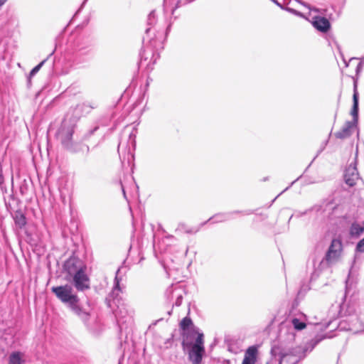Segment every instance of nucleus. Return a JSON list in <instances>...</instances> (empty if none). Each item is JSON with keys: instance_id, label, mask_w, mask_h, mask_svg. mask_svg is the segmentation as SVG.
<instances>
[{"instance_id": "f257e3e1", "label": "nucleus", "mask_w": 364, "mask_h": 364, "mask_svg": "<svg viewBox=\"0 0 364 364\" xmlns=\"http://www.w3.org/2000/svg\"><path fill=\"white\" fill-rule=\"evenodd\" d=\"M94 55V39L90 34H82L70 43L66 56L53 58L49 75H66L74 65L90 60Z\"/></svg>"}, {"instance_id": "f03ea898", "label": "nucleus", "mask_w": 364, "mask_h": 364, "mask_svg": "<svg viewBox=\"0 0 364 364\" xmlns=\"http://www.w3.org/2000/svg\"><path fill=\"white\" fill-rule=\"evenodd\" d=\"M157 17L156 11H151L146 20V28L142 38V50L139 53L138 66L147 72L151 71L154 65L159 58V52L164 49L165 34L163 31L155 28Z\"/></svg>"}, {"instance_id": "7ed1b4c3", "label": "nucleus", "mask_w": 364, "mask_h": 364, "mask_svg": "<svg viewBox=\"0 0 364 364\" xmlns=\"http://www.w3.org/2000/svg\"><path fill=\"white\" fill-rule=\"evenodd\" d=\"M332 336L316 335L304 347L285 348L282 344H274L272 346L271 359L267 364H297L304 359L307 352H311L324 338H331Z\"/></svg>"}, {"instance_id": "20e7f679", "label": "nucleus", "mask_w": 364, "mask_h": 364, "mask_svg": "<svg viewBox=\"0 0 364 364\" xmlns=\"http://www.w3.org/2000/svg\"><path fill=\"white\" fill-rule=\"evenodd\" d=\"M75 289L70 284L52 287L51 292L66 308L77 316L85 325L91 317L90 301L81 302Z\"/></svg>"}, {"instance_id": "39448f33", "label": "nucleus", "mask_w": 364, "mask_h": 364, "mask_svg": "<svg viewBox=\"0 0 364 364\" xmlns=\"http://www.w3.org/2000/svg\"><path fill=\"white\" fill-rule=\"evenodd\" d=\"M343 250L342 240L334 238L321 257L316 253L313 254L307 262V270L311 272L310 280H316L321 272L335 264L341 257Z\"/></svg>"}, {"instance_id": "423d86ee", "label": "nucleus", "mask_w": 364, "mask_h": 364, "mask_svg": "<svg viewBox=\"0 0 364 364\" xmlns=\"http://www.w3.org/2000/svg\"><path fill=\"white\" fill-rule=\"evenodd\" d=\"M77 120L66 116L62 121L60 127L55 132V138L60 142L62 146L71 153H90V147L82 141H74L73 134L76 127Z\"/></svg>"}, {"instance_id": "0eeeda50", "label": "nucleus", "mask_w": 364, "mask_h": 364, "mask_svg": "<svg viewBox=\"0 0 364 364\" xmlns=\"http://www.w3.org/2000/svg\"><path fill=\"white\" fill-rule=\"evenodd\" d=\"M341 308H342L341 306ZM343 309L339 311L342 318L339 322H336V320H330L324 324H317L318 326H321L319 329L326 330L331 326H333V329H338L341 331H350L354 333L364 331V323L360 321V317L357 314L353 312V311L350 309H346L343 313Z\"/></svg>"}, {"instance_id": "6e6552de", "label": "nucleus", "mask_w": 364, "mask_h": 364, "mask_svg": "<svg viewBox=\"0 0 364 364\" xmlns=\"http://www.w3.org/2000/svg\"><path fill=\"white\" fill-rule=\"evenodd\" d=\"M127 137L126 141L120 139L118 144L117 151L120 157L123 153L127 154V161L129 162L130 160L134 159V152L136 146V129L133 128L132 132L129 133Z\"/></svg>"}, {"instance_id": "1a4fd4ad", "label": "nucleus", "mask_w": 364, "mask_h": 364, "mask_svg": "<svg viewBox=\"0 0 364 364\" xmlns=\"http://www.w3.org/2000/svg\"><path fill=\"white\" fill-rule=\"evenodd\" d=\"M87 265L84 262L75 255L70 256L67 259L63 265V272L66 274L65 279L70 280L79 269H87Z\"/></svg>"}, {"instance_id": "9d476101", "label": "nucleus", "mask_w": 364, "mask_h": 364, "mask_svg": "<svg viewBox=\"0 0 364 364\" xmlns=\"http://www.w3.org/2000/svg\"><path fill=\"white\" fill-rule=\"evenodd\" d=\"M67 281L77 291H85L90 289V279L87 274V269H79L70 280Z\"/></svg>"}, {"instance_id": "9b49d317", "label": "nucleus", "mask_w": 364, "mask_h": 364, "mask_svg": "<svg viewBox=\"0 0 364 364\" xmlns=\"http://www.w3.org/2000/svg\"><path fill=\"white\" fill-rule=\"evenodd\" d=\"M254 212L255 211L253 210L249 209L245 210H232L230 212L218 213L210 217L207 221L202 223L201 225L209 222L211 223H224L231 220L233 215L242 214L243 215H249L254 213Z\"/></svg>"}, {"instance_id": "f8f14e48", "label": "nucleus", "mask_w": 364, "mask_h": 364, "mask_svg": "<svg viewBox=\"0 0 364 364\" xmlns=\"http://www.w3.org/2000/svg\"><path fill=\"white\" fill-rule=\"evenodd\" d=\"M358 80L353 78V106L350 114L353 117V124H358V115H359V95L358 92Z\"/></svg>"}, {"instance_id": "ddd939ff", "label": "nucleus", "mask_w": 364, "mask_h": 364, "mask_svg": "<svg viewBox=\"0 0 364 364\" xmlns=\"http://www.w3.org/2000/svg\"><path fill=\"white\" fill-rule=\"evenodd\" d=\"M345 183L349 186L353 187L355 185L359 178V173L355 164H350L345 170L343 175Z\"/></svg>"}, {"instance_id": "4468645a", "label": "nucleus", "mask_w": 364, "mask_h": 364, "mask_svg": "<svg viewBox=\"0 0 364 364\" xmlns=\"http://www.w3.org/2000/svg\"><path fill=\"white\" fill-rule=\"evenodd\" d=\"M336 208V205L333 200H323L321 204L315 205L312 207L314 211L321 213V214L323 215V217L332 214Z\"/></svg>"}, {"instance_id": "2eb2a0df", "label": "nucleus", "mask_w": 364, "mask_h": 364, "mask_svg": "<svg viewBox=\"0 0 364 364\" xmlns=\"http://www.w3.org/2000/svg\"><path fill=\"white\" fill-rule=\"evenodd\" d=\"M357 127L358 124H353L351 121H347L343 128L340 131L336 132L334 136L336 138L340 139H346L352 135L353 130L354 129H357Z\"/></svg>"}, {"instance_id": "dca6fc26", "label": "nucleus", "mask_w": 364, "mask_h": 364, "mask_svg": "<svg viewBox=\"0 0 364 364\" xmlns=\"http://www.w3.org/2000/svg\"><path fill=\"white\" fill-rule=\"evenodd\" d=\"M312 24L316 30L322 33H327L331 28L330 21L323 16L314 17Z\"/></svg>"}, {"instance_id": "f3484780", "label": "nucleus", "mask_w": 364, "mask_h": 364, "mask_svg": "<svg viewBox=\"0 0 364 364\" xmlns=\"http://www.w3.org/2000/svg\"><path fill=\"white\" fill-rule=\"evenodd\" d=\"M186 294V289L181 285L172 284L166 289L165 296L170 303H173L176 299V294Z\"/></svg>"}, {"instance_id": "a211bd4d", "label": "nucleus", "mask_w": 364, "mask_h": 364, "mask_svg": "<svg viewBox=\"0 0 364 364\" xmlns=\"http://www.w3.org/2000/svg\"><path fill=\"white\" fill-rule=\"evenodd\" d=\"M205 350L191 347L188 351V359L192 364H200Z\"/></svg>"}, {"instance_id": "6ab92c4d", "label": "nucleus", "mask_w": 364, "mask_h": 364, "mask_svg": "<svg viewBox=\"0 0 364 364\" xmlns=\"http://www.w3.org/2000/svg\"><path fill=\"white\" fill-rule=\"evenodd\" d=\"M181 345L185 349L186 347H192L194 348L205 350L204 347V335L203 333H198L196 341L194 343L191 342H186L185 339H183Z\"/></svg>"}, {"instance_id": "aec40b11", "label": "nucleus", "mask_w": 364, "mask_h": 364, "mask_svg": "<svg viewBox=\"0 0 364 364\" xmlns=\"http://www.w3.org/2000/svg\"><path fill=\"white\" fill-rule=\"evenodd\" d=\"M121 272V268H118L116 272V275L114 280V285L112 288V292L109 294V296L112 298L114 301L117 299L119 296V293L122 291V289L120 287V282L122 280V277L119 275Z\"/></svg>"}, {"instance_id": "412c9836", "label": "nucleus", "mask_w": 364, "mask_h": 364, "mask_svg": "<svg viewBox=\"0 0 364 364\" xmlns=\"http://www.w3.org/2000/svg\"><path fill=\"white\" fill-rule=\"evenodd\" d=\"M364 232V220L361 223L353 222L349 228V235L352 238H358Z\"/></svg>"}, {"instance_id": "4be33fe9", "label": "nucleus", "mask_w": 364, "mask_h": 364, "mask_svg": "<svg viewBox=\"0 0 364 364\" xmlns=\"http://www.w3.org/2000/svg\"><path fill=\"white\" fill-rule=\"evenodd\" d=\"M109 121V118L108 117H104L102 119L99 120V122L97 123V124L92 128L91 129L88 130L82 136V140L86 141L88 140L89 138L93 135L100 127V126H107V122Z\"/></svg>"}, {"instance_id": "5701e85b", "label": "nucleus", "mask_w": 364, "mask_h": 364, "mask_svg": "<svg viewBox=\"0 0 364 364\" xmlns=\"http://www.w3.org/2000/svg\"><path fill=\"white\" fill-rule=\"evenodd\" d=\"M23 356L21 351H13L9 356V364H26Z\"/></svg>"}, {"instance_id": "b1692460", "label": "nucleus", "mask_w": 364, "mask_h": 364, "mask_svg": "<svg viewBox=\"0 0 364 364\" xmlns=\"http://www.w3.org/2000/svg\"><path fill=\"white\" fill-rule=\"evenodd\" d=\"M13 218L15 225L20 229L24 228L26 225V218L21 210L15 211Z\"/></svg>"}, {"instance_id": "393cba45", "label": "nucleus", "mask_w": 364, "mask_h": 364, "mask_svg": "<svg viewBox=\"0 0 364 364\" xmlns=\"http://www.w3.org/2000/svg\"><path fill=\"white\" fill-rule=\"evenodd\" d=\"M192 326H193V323L191 318L188 316L184 317L180 322V328L183 331L181 335L183 339H185V338H188V333L187 331H188L190 327H191Z\"/></svg>"}, {"instance_id": "a878e982", "label": "nucleus", "mask_w": 364, "mask_h": 364, "mask_svg": "<svg viewBox=\"0 0 364 364\" xmlns=\"http://www.w3.org/2000/svg\"><path fill=\"white\" fill-rule=\"evenodd\" d=\"M55 49H54L44 60H43L41 63H39L37 65H36L29 73L28 80L30 81V78L35 76L36 73L41 70V68L45 65L46 63L49 61L50 58L53 57Z\"/></svg>"}, {"instance_id": "bb28decb", "label": "nucleus", "mask_w": 364, "mask_h": 364, "mask_svg": "<svg viewBox=\"0 0 364 364\" xmlns=\"http://www.w3.org/2000/svg\"><path fill=\"white\" fill-rule=\"evenodd\" d=\"M258 354V349L256 346H251L247 348L245 353L244 358L257 362V358Z\"/></svg>"}, {"instance_id": "cd10ccee", "label": "nucleus", "mask_w": 364, "mask_h": 364, "mask_svg": "<svg viewBox=\"0 0 364 364\" xmlns=\"http://www.w3.org/2000/svg\"><path fill=\"white\" fill-rule=\"evenodd\" d=\"M291 323L294 327V328L296 331H301L304 329L306 326V324L304 321H301L298 318H293L291 320Z\"/></svg>"}, {"instance_id": "c85d7f7f", "label": "nucleus", "mask_w": 364, "mask_h": 364, "mask_svg": "<svg viewBox=\"0 0 364 364\" xmlns=\"http://www.w3.org/2000/svg\"><path fill=\"white\" fill-rule=\"evenodd\" d=\"M98 106L97 103L90 102H85L82 105H80L81 109L87 112H90L92 109L97 108Z\"/></svg>"}, {"instance_id": "c756f323", "label": "nucleus", "mask_w": 364, "mask_h": 364, "mask_svg": "<svg viewBox=\"0 0 364 364\" xmlns=\"http://www.w3.org/2000/svg\"><path fill=\"white\" fill-rule=\"evenodd\" d=\"M355 251L358 253H364V237L358 242Z\"/></svg>"}, {"instance_id": "7c9ffc66", "label": "nucleus", "mask_w": 364, "mask_h": 364, "mask_svg": "<svg viewBox=\"0 0 364 364\" xmlns=\"http://www.w3.org/2000/svg\"><path fill=\"white\" fill-rule=\"evenodd\" d=\"M186 294H176L175 301L172 303V306H180L182 304L183 295Z\"/></svg>"}, {"instance_id": "2f4dec72", "label": "nucleus", "mask_w": 364, "mask_h": 364, "mask_svg": "<svg viewBox=\"0 0 364 364\" xmlns=\"http://www.w3.org/2000/svg\"><path fill=\"white\" fill-rule=\"evenodd\" d=\"M283 10H285V11H287L292 14H294V15L297 16L304 17V14L301 12H300V11H299L294 9H292V8H290V7H287V6H284V9Z\"/></svg>"}, {"instance_id": "473e14b6", "label": "nucleus", "mask_w": 364, "mask_h": 364, "mask_svg": "<svg viewBox=\"0 0 364 364\" xmlns=\"http://www.w3.org/2000/svg\"><path fill=\"white\" fill-rule=\"evenodd\" d=\"M5 183V178L3 173L2 163H0V186H2Z\"/></svg>"}, {"instance_id": "72a5a7b5", "label": "nucleus", "mask_w": 364, "mask_h": 364, "mask_svg": "<svg viewBox=\"0 0 364 364\" xmlns=\"http://www.w3.org/2000/svg\"><path fill=\"white\" fill-rule=\"evenodd\" d=\"M301 177V176H299L296 180H294V181H292L291 183V184L287 187L283 191H282L277 197L274 198V199L272 200V202H274L281 194H282L284 192H285L286 191H287L294 183H296L300 178Z\"/></svg>"}, {"instance_id": "f704fd0d", "label": "nucleus", "mask_w": 364, "mask_h": 364, "mask_svg": "<svg viewBox=\"0 0 364 364\" xmlns=\"http://www.w3.org/2000/svg\"><path fill=\"white\" fill-rule=\"evenodd\" d=\"M311 211H314V210L312 209V207L311 208H309V209H306V210H304V212H298L296 215V216L297 218H299V217H301V216H304L306 214H308L309 213L311 212Z\"/></svg>"}, {"instance_id": "c9c22d12", "label": "nucleus", "mask_w": 364, "mask_h": 364, "mask_svg": "<svg viewBox=\"0 0 364 364\" xmlns=\"http://www.w3.org/2000/svg\"><path fill=\"white\" fill-rule=\"evenodd\" d=\"M363 68V62L360 61L358 64L356 69H355L356 75H359V73L362 71Z\"/></svg>"}, {"instance_id": "e433bc0d", "label": "nucleus", "mask_w": 364, "mask_h": 364, "mask_svg": "<svg viewBox=\"0 0 364 364\" xmlns=\"http://www.w3.org/2000/svg\"><path fill=\"white\" fill-rule=\"evenodd\" d=\"M181 6V2L180 0L177 1V2L175 4V6L173 7V9H171V13L172 14H173L175 10L178 8H179L180 6Z\"/></svg>"}, {"instance_id": "4c0bfd02", "label": "nucleus", "mask_w": 364, "mask_h": 364, "mask_svg": "<svg viewBox=\"0 0 364 364\" xmlns=\"http://www.w3.org/2000/svg\"><path fill=\"white\" fill-rule=\"evenodd\" d=\"M256 362L249 360L247 358H243L242 364H255Z\"/></svg>"}, {"instance_id": "58836bf2", "label": "nucleus", "mask_w": 364, "mask_h": 364, "mask_svg": "<svg viewBox=\"0 0 364 364\" xmlns=\"http://www.w3.org/2000/svg\"><path fill=\"white\" fill-rule=\"evenodd\" d=\"M272 2H273L274 4H276L277 6H279L281 9H284V6L280 4L277 0H270Z\"/></svg>"}, {"instance_id": "ea45409f", "label": "nucleus", "mask_w": 364, "mask_h": 364, "mask_svg": "<svg viewBox=\"0 0 364 364\" xmlns=\"http://www.w3.org/2000/svg\"><path fill=\"white\" fill-rule=\"evenodd\" d=\"M198 231V229L193 230V229H190V228H185V232L186 233H196Z\"/></svg>"}, {"instance_id": "a19ab883", "label": "nucleus", "mask_w": 364, "mask_h": 364, "mask_svg": "<svg viewBox=\"0 0 364 364\" xmlns=\"http://www.w3.org/2000/svg\"><path fill=\"white\" fill-rule=\"evenodd\" d=\"M9 198H10V200H13V201H15V202H16V203H17V202H18V198H17L16 197H15L14 195H11V196H9Z\"/></svg>"}, {"instance_id": "79ce46f5", "label": "nucleus", "mask_w": 364, "mask_h": 364, "mask_svg": "<svg viewBox=\"0 0 364 364\" xmlns=\"http://www.w3.org/2000/svg\"><path fill=\"white\" fill-rule=\"evenodd\" d=\"M9 0H0V9Z\"/></svg>"}, {"instance_id": "37998d69", "label": "nucleus", "mask_w": 364, "mask_h": 364, "mask_svg": "<svg viewBox=\"0 0 364 364\" xmlns=\"http://www.w3.org/2000/svg\"><path fill=\"white\" fill-rule=\"evenodd\" d=\"M173 337V335H172V336H171V338H170L167 339V341H166V342L165 343H170V342L172 341Z\"/></svg>"}, {"instance_id": "c03bdc74", "label": "nucleus", "mask_w": 364, "mask_h": 364, "mask_svg": "<svg viewBox=\"0 0 364 364\" xmlns=\"http://www.w3.org/2000/svg\"><path fill=\"white\" fill-rule=\"evenodd\" d=\"M31 245H36V242L32 240L31 239L30 241L28 242Z\"/></svg>"}, {"instance_id": "a18cd8bd", "label": "nucleus", "mask_w": 364, "mask_h": 364, "mask_svg": "<svg viewBox=\"0 0 364 364\" xmlns=\"http://www.w3.org/2000/svg\"><path fill=\"white\" fill-rule=\"evenodd\" d=\"M193 0H186V2L184 3V4H189L191 2H192Z\"/></svg>"}, {"instance_id": "49530a36", "label": "nucleus", "mask_w": 364, "mask_h": 364, "mask_svg": "<svg viewBox=\"0 0 364 364\" xmlns=\"http://www.w3.org/2000/svg\"><path fill=\"white\" fill-rule=\"evenodd\" d=\"M162 320H163V318L158 319L153 324L156 325L159 321H162Z\"/></svg>"}, {"instance_id": "de8ad7c7", "label": "nucleus", "mask_w": 364, "mask_h": 364, "mask_svg": "<svg viewBox=\"0 0 364 364\" xmlns=\"http://www.w3.org/2000/svg\"><path fill=\"white\" fill-rule=\"evenodd\" d=\"M290 336H291V338H290L291 340H294V336H294V333H291Z\"/></svg>"}, {"instance_id": "09e8293b", "label": "nucleus", "mask_w": 364, "mask_h": 364, "mask_svg": "<svg viewBox=\"0 0 364 364\" xmlns=\"http://www.w3.org/2000/svg\"><path fill=\"white\" fill-rule=\"evenodd\" d=\"M122 192H123L124 196L126 197V193H125V191L124 189L123 186H122Z\"/></svg>"}, {"instance_id": "8fccbe9b", "label": "nucleus", "mask_w": 364, "mask_h": 364, "mask_svg": "<svg viewBox=\"0 0 364 364\" xmlns=\"http://www.w3.org/2000/svg\"><path fill=\"white\" fill-rule=\"evenodd\" d=\"M5 204H6L7 209H9V208L11 206L10 203H7L6 202H5Z\"/></svg>"}, {"instance_id": "3c124183", "label": "nucleus", "mask_w": 364, "mask_h": 364, "mask_svg": "<svg viewBox=\"0 0 364 364\" xmlns=\"http://www.w3.org/2000/svg\"><path fill=\"white\" fill-rule=\"evenodd\" d=\"M167 314H168V316H171V314H172V310L168 311L167 312Z\"/></svg>"}, {"instance_id": "603ef678", "label": "nucleus", "mask_w": 364, "mask_h": 364, "mask_svg": "<svg viewBox=\"0 0 364 364\" xmlns=\"http://www.w3.org/2000/svg\"><path fill=\"white\" fill-rule=\"evenodd\" d=\"M268 180V177H264L263 179H262V181H266Z\"/></svg>"}, {"instance_id": "864d4df0", "label": "nucleus", "mask_w": 364, "mask_h": 364, "mask_svg": "<svg viewBox=\"0 0 364 364\" xmlns=\"http://www.w3.org/2000/svg\"><path fill=\"white\" fill-rule=\"evenodd\" d=\"M294 215H291L288 220V223L290 222V220H291V218H293Z\"/></svg>"}, {"instance_id": "5fc2aeb1", "label": "nucleus", "mask_w": 364, "mask_h": 364, "mask_svg": "<svg viewBox=\"0 0 364 364\" xmlns=\"http://www.w3.org/2000/svg\"><path fill=\"white\" fill-rule=\"evenodd\" d=\"M343 61H344V63H345V64H346V67H348V62H346L345 60H343Z\"/></svg>"}, {"instance_id": "6e6d98bb", "label": "nucleus", "mask_w": 364, "mask_h": 364, "mask_svg": "<svg viewBox=\"0 0 364 364\" xmlns=\"http://www.w3.org/2000/svg\"><path fill=\"white\" fill-rule=\"evenodd\" d=\"M167 4V0H164V6H165V5Z\"/></svg>"}, {"instance_id": "4d7b16f0", "label": "nucleus", "mask_w": 364, "mask_h": 364, "mask_svg": "<svg viewBox=\"0 0 364 364\" xmlns=\"http://www.w3.org/2000/svg\"><path fill=\"white\" fill-rule=\"evenodd\" d=\"M360 61L363 62V64H364V56L360 58Z\"/></svg>"}, {"instance_id": "13d9d810", "label": "nucleus", "mask_w": 364, "mask_h": 364, "mask_svg": "<svg viewBox=\"0 0 364 364\" xmlns=\"http://www.w3.org/2000/svg\"><path fill=\"white\" fill-rule=\"evenodd\" d=\"M296 1H297L299 3H301V4L305 5V4H304L303 2H301V1H300V0H296Z\"/></svg>"}, {"instance_id": "bf43d9fd", "label": "nucleus", "mask_w": 364, "mask_h": 364, "mask_svg": "<svg viewBox=\"0 0 364 364\" xmlns=\"http://www.w3.org/2000/svg\"><path fill=\"white\" fill-rule=\"evenodd\" d=\"M169 27H170V25L167 26L166 31H168V29L169 28Z\"/></svg>"}, {"instance_id": "052dcab7", "label": "nucleus", "mask_w": 364, "mask_h": 364, "mask_svg": "<svg viewBox=\"0 0 364 364\" xmlns=\"http://www.w3.org/2000/svg\"><path fill=\"white\" fill-rule=\"evenodd\" d=\"M354 59H356V58H351L350 59V60H354Z\"/></svg>"}, {"instance_id": "680f3d73", "label": "nucleus", "mask_w": 364, "mask_h": 364, "mask_svg": "<svg viewBox=\"0 0 364 364\" xmlns=\"http://www.w3.org/2000/svg\"><path fill=\"white\" fill-rule=\"evenodd\" d=\"M0 163H1V161H0Z\"/></svg>"}]
</instances>
